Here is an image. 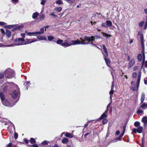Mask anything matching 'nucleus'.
Instances as JSON below:
<instances>
[{"label": "nucleus", "mask_w": 147, "mask_h": 147, "mask_svg": "<svg viewBox=\"0 0 147 147\" xmlns=\"http://www.w3.org/2000/svg\"><path fill=\"white\" fill-rule=\"evenodd\" d=\"M15 88L11 93V97L14 99L17 98V100L15 102H17L19 100L20 95V92L19 88L18 86L13 82H6L1 86L0 88V91H3L5 92L10 88Z\"/></svg>", "instance_id": "obj_1"}, {"label": "nucleus", "mask_w": 147, "mask_h": 147, "mask_svg": "<svg viewBox=\"0 0 147 147\" xmlns=\"http://www.w3.org/2000/svg\"><path fill=\"white\" fill-rule=\"evenodd\" d=\"M80 39L82 41V45L87 44L89 43L90 41H94L95 37L93 36L91 37L85 36L81 38Z\"/></svg>", "instance_id": "obj_2"}, {"label": "nucleus", "mask_w": 147, "mask_h": 147, "mask_svg": "<svg viewBox=\"0 0 147 147\" xmlns=\"http://www.w3.org/2000/svg\"><path fill=\"white\" fill-rule=\"evenodd\" d=\"M4 73L5 77L7 78H11L15 75L14 71L10 68L6 69Z\"/></svg>", "instance_id": "obj_3"}, {"label": "nucleus", "mask_w": 147, "mask_h": 147, "mask_svg": "<svg viewBox=\"0 0 147 147\" xmlns=\"http://www.w3.org/2000/svg\"><path fill=\"white\" fill-rule=\"evenodd\" d=\"M37 41V40L35 38L29 39H24V42H20L19 43H18L17 45H21L29 44L32 42H34Z\"/></svg>", "instance_id": "obj_4"}, {"label": "nucleus", "mask_w": 147, "mask_h": 147, "mask_svg": "<svg viewBox=\"0 0 147 147\" xmlns=\"http://www.w3.org/2000/svg\"><path fill=\"white\" fill-rule=\"evenodd\" d=\"M3 104L5 106L9 107H11L14 106L16 103L15 101H10L8 99H5L2 102Z\"/></svg>", "instance_id": "obj_5"}, {"label": "nucleus", "mask_w": 147, "mask_h": 147, "mask_svg": "<svg viewBox=\"0 0 147 147\" xmlns=\"http://www.w3.org/2000/svg\"><path fill=\"white\" fill-rule=\"evenodd\" d=\"M140 38L141 41V45L142 47V51L144 52L145 51V47L144 45V36L142 34H140Z\"/></svg>", "instance_id": "obj_6"}, {"label": "nucleus", "mask_w": 147, "mask_h": 147, "mask_svg": "<svg viewBox=\"0 0 147 147\" xmlns=\"http://www.w3.org/2000/svg\"><path fill=\"white\" fill-rule=\"evenodd\" d=\"M102 54L103 55L104 59L105 60L106 65L108 67H110L109 65L110 63V61L109 59L107 58L108 57H107L106 55H105L103 53H102Z\"/></svg>", "instance_id": "obj_7"}, {"label": "nucleus", "mask_w": 147, "mask_h": 147, "mask_svg": "<svg viewBox=\"0 0 147 147\" xmlns=\"http://www.w3.org/2000/svg\"><path fill=\"white\" fill-rule=\"evenodd\" d=\"M8 123L9 124H10V125H11V127H12L13 128V129H14V131H15V127L14 126V125L12 123H11V122H10V121L8 122ZM7 130H8V131L9 132L10 134H11V133H12V130H11V128H10V126H9L8 127Z\"/></svg>", "instance_id": "obj_8"}, {"label": "nucleus", "mask_w": 147, "mask_h": 147, "mask_svg": "<svg viewBox=\"0 0 147 147\" xmlns=\"http://www.w3.org/2000/svg\"><path fill=\"white\" fill-rule=\"evenodd\" d=\"M24 39L23 38H18L15 40V44L16 45H17L18 43H19L20 42H24Z\"/></svg>", "instance_id": "obj_9"}, {"label": "nucleus", "mask_w": 147, "mask_h": 147, "mask_svg": "<svg viewBox=\"0 0 147 147\" xmlns=\"http://www.w3.org/2000/svg\"><path fill=\"white\" fill-rule=\"evenodd\" d=\"M140 83V82H139V83L138 84L137 82V81L136 83L137 84V86L136 87V85H135V86L133 85V86H131V89L134 91H137L139 86Z\"/></svg>", "instance_id": "obj_10"}, {"label": "nucleus", "mask_w": 147, "mask_h": 147, "mask_svg": "<svg viewBox=\"0 0 147 147\" xmlns=\"http://www.w3.org/2000/svg\"><path fill=\"white\" fill-rule=\"evenodd\" d=\"M108 113V112L107 111H105V112L101 115L99 118V119L100 120H101L103 119H105L107 117Z\"/></svg>", "instance_id": "obj_11"}, {"label": "nucleus", "mask_w": 147, "mask_h": 147, "mask_svg": "<svg viewBox=\"0 0 147 147\" xmlns=\"http://www.w3.org/2000/svg\"><path fill=\"white\" fill-rule=\"evenodd\" d=\"M82 41L80 39V40H72V45H78V44H82Z\"/></svg>", "instance_id": "obj_12"}, {"label": "nucleus", "mask_w": 147, "mask_h": 147, "mask_svg": "<svg viewBox=\"0 0 147 147\" xmlns=\"http://www.w3.org/2000/svg\"><path fill=\"white\" fill-rule=\"evenodd\" d=\"M4 75L3 73H0V83L2 84L4 81Z\"/></svg>", "instance_id": "obj_13"}, {"label": "nucleus", "mask_w": 147, "mask_h": 147, "mask_svg": "<svg viewBox=\"0 0 147 147\" xmlns=\"http://www.w3.org/2000/svg\"><path fill=\"white\" fill-rule=\"evenodd\" d=\"M142 122L144 123V125L145 126L147 125V117L144 116L143 117L142 119Z\"/></svg>", "instance_id": "obj_14"}, {"label": "nucleus", "mask_w": 147, "mask_h": 147, "mask_svg": "<svg viewBox=\"0 0 147 147\" xmlns=\"http://www.w3.org/2000/svg\"><path fill=\"white\" fill-rule=\"evenodd\" d=\"M135 62L134 60H131L128 64V68L129 69L131 68L135 64Z\"/></svg>", "instance_id": "obj_15"}, {"label": "nucleus", "mask_w": 147, "mask_h": 147, "mask_svg": "<svg viewBox=\"0 0 147 147\" xmlns=\"http://www.w3.org/2000/svg\"><path fill=\"white\" fill-rule=\"evenodd\" d=\"M63 134H65V136L66 137H67L69 138H72L73 137V135L67 132H64L62 133L61 134V136H62V135Z\"/></svg>", "instance_id": "obj_16"}, {"label": "nucleus", "mask_w": 147, "mask_h": 147, "mask_svg": "<svg viewBox=\"0 0 147 147\" xmlns=\"http://www.w3.org/2000/svg\"><path fill=\"white\" fill-rule=\"evenodd\" d=\"M102 46L103 47V50L105 52V55L107 56V57L108 56V53L107 51V49L105 45H102Z\"/></svg>", "instance_id": "obj_17"}, {"label": "nucleus", "mask_w": 147, "mask_h": 147, "mask_svg": "<svg viewBox=\"0 0 147 147\" xmlns=\"http://www.w3.org/2000/svg\"><path fill=\"white\" fill-rule=\"evenodd\" d=\"M72 45V44L69 43L67 42H63L61 46L65 48L69 47Z\"/></svg>", "instance_id": "obj_18"}, {"label": "nucleus", "mask_w": 147, "mask_h": 147, "mask_svg": "<svg viewBox=\"0 0 147 147\" xmlns=\"http://www.w3.org/2000/svg\"><path fill=\"white\" fill-rule=\"evenodd\" d=\"M31 84L30 81H26V82L24 83V85L26 87V89L28 90V86Z\"/></svg>", "instance_id": "obj_19"}, {"label": "nucleus", "mask_w": 147, "mask_h": 147, "mask_svg": "<svg viewBox=\"0 0 147 147\" xmlns=\"http://www.w3.org/2000/svg\"><path fill=\"white\" fill-rule=\"evenodd\" d=\"M145 94L144 93H142L141 98L140 99L141 103H143L144 100H145Z\"/></svg>", "instance_id": "obj_20"}, {"label": "nucleus", "mask_w": 147, "mask_h": 147, "mask_svg": "<svg viewBox=\"0 0 147 147\" xmlns=\"http://www.w3.org/2000/svg\"><path fill=\"white\" fill-rule=\"evenodd\" d=\"M16 25H8L4 26V27L5 28H8V29H11L12 28L14 27L15 26H16Z\"/></svg>", "instance_id": "obj_21"}, {"label": "nucleus", "mask_w": 147, "mask_h": 147, "mask_svg": "<svg viewBox=\"0 0 147 147\" xmlns=\"http://www.w3.org/2000/svg\"><path fill=\"white\" fill-rule=\"evenodd\" d=\"M6 36L8 38H9L11 34V32L9 30H6V32L5 33Z\"/></svg>", "instance_id": "obj_22"}, {"label": "nucleus", "mask_w": 147, "mask_h": 147, "mask_svg": "<svg viewBox=\"0 0 147 147\" xmlns=\"http://www.w3.org/2000/svg\"><path fill=\"white\" fill-rule=\"evenodd\" d=\"M45 18V15L43 14H41L39 16V20L40 21H42Z\"/></svg>", "instance_id": "obj_23"}, {"label": "nucleus", "mask_w": 147, "mask_h": 147, "mask_svg": "<svg viewBox=\"0 0 147 147\" xmlns=\"http://www.w3.org/2000/svg\"><path fill=\"white\" fill-rule=\"evenodd\" d=\"M39 15L38 13L37 12H36L35 13H33L32 15V17L33 19H35Z\"/></svg>", "instance_id": "obj_24"}, {"label": "nucleus", "mask_w": 147, "mask_h": 147, "mask_svg": "<svg viewBox=\"0 0 147 147\" xmlns=\"http://www.w3.org/2000/svg\"><path fill=\"white\" fill-rule=\"evenodd\" d=\"M0 97L1 100L2 102V100H5V95L3 93L1 92H0Z\"/></svg>", "instance_id": "obj_25"}, {"label": "nucleus", "mask_w": 147, "mask_h": 147, "mask_svg": "<svg viewBox=\"0 0 147 147\" xmlns=\"http://www.w3.org/2000/svg\"><path fill=\"white\" fill-rule=\"evenodd\" d=\"M54 10L56 11L60 12L62 11V7H56L54 9Z\"/></svg>", "instance_id": "obj_26"}, {"label": "nucleus", "mask_w": 147, "mask_h": 147, "mask_svg": "<svg viewBox=\"0 0 147 147\" xmlns=\"http://www.w3.org/2000/svg\"><path fill=\"white\" fill-rule=\"evenodd\" d=\"M141 71H140L138 73V77L137 78V82L138 83H139V82H140V79H141Z\"/></svg>", "instance_id": "obj_27"}, {"label": "nucleus", "mask_w": 147, "mask_h": 147, "mask_svg": "<svg viewBox=\"0 0 147 147\" xmlns=\"http://www.w3.org/2000/svg\"><path fill=\"white\" fill-rule=\"evenodd\" d=\"M55 42H56L57 44L60 45L61 46V45L63 43V40H62L59 39H58L56 41H54Z\"/></svg>", "instance_id": "obj_28"}, {"label": "nucleus", "mask_w": 147, "mask_h": 147, "mask_svg": "<svg viewBox=\"0 0 147 147\" xmlns=\"http://www.w3.org/2000/svg\"><path fill=\"white\" fill-rule=\"evenodd\" d=\"M146 103H143L139 107V108H142L144 110H145L146 109Z\"/></svg>", "instance_id": "obj_29"}, {"label": "nucleus", "mask_w": 147, "mask_h": 147, "mask_svg": "<svg viewBox=\"0 0 147 147\" xmlns=\"http://www.w3.org/2000/svg\"><path fill=\"white\" fill-rule=\"evenodd\" d=\"M143 127L142 126H139L137 129V132L139 133H142V131Z\"/></svg>", "instance_id": "obj_30"}, {"label": "nucleus", "mask_w": 147, "mask_h": 147, "mask_svg": "<svg viewBox=\"0 0 147 147\" xmlns=\"http://www.w3.org/2000/svg\"><path fill=\"white\" fill-rule=\"evenodd\" d=\"M25 33H27L28 35H29L30 36H32L34 35H35V33H34V32H28L27 30H26L25 31Z\"/></svg>", "instance_id": "obj_31"}, {"label": "nucleus", "mask_w": 147, "mask_h": 147, "mask_svg": "<svg viewBox=\"0 0 147 147\" xmlns=\"http://www.w3.org/2000/svg\"><path fill=\"white\" fill-rule=\"evenodd\" d=\"M69 141V140L67 138H64L62 140V142L63 144H66Z\"/></svg>", "instance_id": "obj_32"}, {"label": "nucleus", "mask_w": 147, "mask_h": 147, "mask_svg": "<svg viewBox=\"0 0 147 147\" xmlns=\"http://www.w3.org/2000/svg\"><path fill=\"white\" fill-rule=\"evenodd\" d=\"M49 142H50L49 141H48L47 140H44L41 142V144L42 146L48 145L49 143Z\"/></svg>", "instance_id": "obj_33"}, {"label": "nucleus", "mask_w": 147, "mask_h": 147, "mask_svg": "<svg viewBox=\"0 0 147 147\" xmlns=\"http://www.w3.org/2000/svg\"><path fill=\"white\" fill-rule=\"evenodd\" d=\"M106 24L107 25V27H111L112 26V23L111 21L110 20H107L106 21Z\"/></svg>", "instance_id": "obj_34"}, {"label": "nucleus", "mask_w": 147, "mask_h": 147, "mask_svg": "<svg viewBox=\"0 0 147 147\" xmlns=\"http://www.w3.org/2000/svg\"><path fill=\"white\" fill-rule=\"evenodd\" d=\"M125 132L124 131H122V133L119 135V136L116 139L117 140H120L121 139V137L124 135Z\"/></svg>", "instance_id": "obj_35"}, {"label": "nucleus", "mask_w": 147, "mask_h": 147, "mask_svg": "<svg viewBox=\"0 0 147 147\" xmlns=\"http://www.w3.org/2000/svg\"><path fill=\"white\" fill-rule=\"evenodd\" d=\"M136 112L138 115H140V114H143V111L140 110L139 108L137 109Z\"/></svg>", "instance_id": "obj_36"}, {"label": "nucleus", "mask_w": 147, "mask_h": 147, "mask_svg": "<svg viewBox=\"0 0 147 147\" xmlns=\"http://www.w3.org/2000/svg\"><path fill=\"white\" fill-rule=\"evenodd\" d=\"M142 55L140 54H139L137 56V59L138 61L139 62H140L142 59Z\"/></svg>", "instance_id": "obj_37"}, {"label": "nucleus", "mask_w": 147, "mask_h": 147, "mask_svg": "<svg viewBox=\"0 0 147 147\" xmlns=\"http://www.w3.org/2000/svg\"><path fill=\"white\" fill-rule=\"evenodd\" d=\"M30 142L32 144H34L36 143L35 140L33 138H31L30 140Z\"/></svg>", "instance_id": "obj_38"}, {"label": "nucleus", "mask_w": 147, "mask_h": 147, "mask_svg": "<svg viewBox=\"0 0 147 147\" xmlns=\"http://www.w3.org/2000/svg\"><path fill=\"white\" fill-rule=\"evenodd\" d=\"M23 27H24V26L23 25L18 26V25H16V28L17 30L20 29L21 28H22Z\"/></svg>", "instance_id": "obj_39"}, {"label": "nucleus", "mask_w": 147, "mask_h": 147, "mask_svg": "<svg viewBox=\"0 0 147 147\" xmlns=\"http://www.w3.org/2000/svg\"><path fill=\"white\" fill-rule=\"evenodd\" d=\"M102 33H103V35L104 36L107 37V39H109V37L111 36V35L108 34H107L106 33H105L103 32Z\"/></svg>", "instance_id": "obj_40"}, {"label": "nucleus", "mask_w": 147, "mask_h": 147, "mask_svg": "<svg viewBox=\"0 0 147 147\" xmlns=\"http://www.w3.org/2000/svg\"><path fill=\"white\" fill-rule=\"evenodd\" d=\"M102 33H103V35L104 36L107 37V39H109V37L111 36V35L108 34H107L106 33H105L103 32Z\"/></svg>", "instance_id": "obj_41"}, {"label": "nucleus", "mask_w": 147, "mask_h": 147, "mask_svg": "<svg viewBox=\"0 0 147 147\" xmlns=\"http://www.w3.org/2000/svg\"><path fill=\"white\" fill-rule=\"evenodd\" d=\"M37 38L40 40H47L46 38L45 37L38 36Z\"/></svg>", "instance_id": "obj_42"}, {"label": "nucleus", "mask_w": 147, "mask_h": 147, "mask_svg": "<svg viewBox=\"0 0 147 147\" xmlns=\"http://www.w3.org/2000/svg\"><path fill=\"white\" fill-rule=\"evenodd\" d=\"M46 1L45 0H42L40 2V4L42 6V8H43Z\"/></svg>", "instance_id": "obj_43"}, {"label": "nucleus", "mask_w": 147, "mask_h": 147, "mask_svg": "<svg viewBox=\"0 0 147 147\" xmlns=\"http://www.w3.org/2000/svg\"><path fill=\"white\" fill-rule=\"evenodd\" d=\"M4 119H2L1 118H0V121L2 123H4L5 125L8 124L7 123V122L5 121H4Z\"/></svg>", "instance_id": "obj_44"}, {"label": "nucleus", "mask_w": 147, "mask_h": 147, "mask_svg": "<svg viewBox=\"0 0 147 147\" xmlns=\"http://www.w3.org/2000/svg\"><path fill=\"white\" fill-rule=\"evenodd\" d=\"M140 123L138 121H136L134 123V125L135 127H139Z\"/></svg>", "instance_id": "obj_45"}, {"label": "nucleus", "mask_w": 147, "mask_h": 147, "mask_svg": "<svg viewBox=\"0 0 147 147\" xmlns=\"http://www.w3.org/2000/svg\"><path fill=\"white\" fill-rule=\"evenodd\" d=\"M48 40L49 41H52L54 38L52 36H48L47 37Z\"/></svg>", "instance_id": "obj_46"}, {"label": "nucleus", "mask_w": 147, "mask_h": 147, "mask_svg": "<svg viewBox=\"0 0 147 147\" xmlns=\"http://www.w3.org/2000/svg\"><path fill=\"white\" fill-rule=\"evenodd\" d=\"M103 119V120H102V123L103 124H105L107 123V122L108 121V120L107 119Z\"/></svg>", "instance_id": "obj_47"}, {"label": "nucleus", "mask_w": 147, "mask_h": 147, "mask_svg": "<svg viewBox=\"0 0 147 147\" xmlns=\"http://www.w3.org/2000/svg\"><path fill=\"white\" fill-rule=\"evenodd\" d=\"M56 3L58 4H63V2L61 0H58L56 1Z\"/></svg>", "instance_id": "obj_48"}, {"label": "nucleus", "mask_w": 147, "mask_h": 147, "mask_svg": "<svg viewBox=\"0 0 147 147\" xmlns=\"http://www.w3.org/2000/svg\"><path fill=\"white\" fill-rule=\"evenodd\" d=\"M147 28V16L146 17V21L145 23V25L144 26V30H145Z\"/></svg>", "instance_id": "obj_49"}, {"label": "nucleus", "mask_w": 147, "mask_h": 147, "mask_svg": "<svg viewBox=\"0 0 147 147\" xmlns=\"http://www.w3.org/2000/svg\"><path fill=\"white\" fill-rule=\"evenodd\" d=\"M28 146H30L31 147H39L36 144H34L33 145H27Z\"/></svg>", "instance_id": "obj_50"}, {"label": "nucleus", "mask_w": 147, "mask_h": 147, "mask_svg": "<svg viewBox=\"0 0 147 147\" xmlns=\"http://www.w3.org/2000/svg\"><path fill=\"white\" fill-rule=\"evenodd\" d=\"M145 57H142V66L141 68H142L144 66V62H145Z\"/></svg>", "instance_id": "obj_51"}, {"label": "nucleus", "mask_w": 147, "mask_h": 147, "mask_svg": "<svg viewBox=\"0 0 147 147\" xmlns=\"http://www.w3.org/2000/svg\"><path fill=\"white\" fill-rule=\"evenodd\" d=\"M19 0H11V2L12 3H17L18 2Z\"/></svg>", "instance_id": "obj_52"}, {"label": "nucleus", "mask_w": 147, "mask_h": 147, "mask_svg": "<svg viewBox=\"0 0 147 147\" xmlns=\"http://www.w3.org/2000/svg\"><path fill=\"white\" fill-rule=\"evenodd\" d=\"M101 26H102V27H104L105 28H107V24L106 23H102L101 25Z\"/></svg>", "instance_id": "obj_53"}, {"label": "nucleus", "mask_w": 147, "mask_h": 147, "mask_svg": "<svg viewBox=\"0 0 147 147\" xmlns=\"http://www.w3.org/2000/svg\"><path fill=\"white\" fill-rule=\"evenodd\" d=\"M18 137V133L15 132L14 138L15 139H16Z\"/></svg>", "instance_id": "obj_54"}, {"label": "nucleus", "mask_w": 147, "mask_h": 147, "mask_svg": "<svg viewBox=\"0 0 147 147\" xmlns=\"http://www.w3.org/2000/svg\"><path fill=\"white\" fill-rule=\"evenodd\" d=\"M137 74L136 72H134L132 74V77L134 78H135L137 76Z\"/></svg>", "instance_id": "obj_55"}, {"label": "nucleus", "mask_w": 147, "mask_h": 147, "mask_svg": "<svg viewBox=\"0 0 147 147\" xmlns=\"http://www.w3.org/2000/svg\"><path fill=\"white\" fill-rule=\"evenodd\" d=\"M44 27H43L40 29V32L42 34H43L44 32Z\"/></svg>", "instance_id": "obj_56"}, {"label": "nucleus", "mask_w": 147, "mask_h": 147, "mask_svg": "<svg viewBox=\"0 0 147 147\" xmlns=\"http://www.w3.org/2000/svg\"><path fill=\"white\" fill-rule=\"evenodd\" d=\"M111 106V102L109 104L107 107V110L106 111H107L108 112L109 110L108 109Z\"/></svg>", "instance_id": "obj_57"}, {"label": "nucleus", "mask_w": 147, "mask_h": 147, "mask_svg": "<svg viewBox=\"0 0 147 147\" xmlns=\"http://www.w3.org/2000/svg\"><path fill=\"white\" fill-rule=\"evenodd\" d=\"M144 21H142L141 22L139 23V26H140L142 27V26L144 24Z\"/></svg>", "instance_id": "obj_58"}, {"label": "nucleus", "mask_w": 147, "mask_h": 147, "mask_svg": "<svg viewBox=\"0 0 147 147\" xmlns=\"http://www.w3.org/2000/svg\"><path fill=\"white\" fill-rule=\"evenodd\" d=\"M24 142L26 144H28L29 143V141L28 140L26 139V138H24L23 139Z\"/></svg>", "instance_id": "obj_59"}, {"label": "nucleus", "mask_w": 147, "mask_h": 147, "mask_svg": "<svg viewBox=\"0 0 147 147\" xmlns=\"http://www.w3.org/2000/svg\"><path fill=\"white\" fill-rule=\"evenodd\" d=\"M50 15L53 16L54 17H56L57 16V15H55L53 12L51 13L50 14Z\"/></svg>", "instance_id": "obj_60"}, {"label": "nucleus", "mask_w": 147, "mask_h": 147, "mask_svg": "<svg viewBox=\"0 0 147 147\" xmlns=\"http://www.w3.org/2000/svg\"><path fill=\"white\" fill-rule=\"evenodd\" d=\"M144 83L145 84L147 85V78H145L144 79Z\"/></svg>", "instance_id": "obj_61"}, {"label": "nucleus", "mask_w": 147, "mask_h": 147, "mask_svg": "<svg viewBox=\"0 0 147 147\" xmlns=\"http://www.w3.org/2000/svg\"><path fill=\"white\" fill-rule=\"evenodd\" d=\"M7 24L5 23V22H0V25L1 26H3L4 25H5Z\"/></svg>", "instance_id": "obj_62"}, {"label": "nucleus", "mask_w": 147, "mask_h": 147, "mask_svg": "<svg viewBox=\"0 0 147 147\" xmlns=\"http://www.w3.org/2000/svg\"><path fill=\"white\" fill-rule=\"evenodd\" d=\"M132 131L134 133H136L137 132V129L136 128H134L133 130Z\"/></svg>", "instance_id": "obj_63"}, {"label": "nucleus", "mask_w": 147, "mask_h": 147, "mask_svg": "<svg viewBox=\"0 0 147 147\" xmlns=\"http://www.w3.org/2000/svg\"><path fill=\"white\" fill-rule=\"evenodd\" d=\"M12 144L11 143H9L6 147H11L12 146Z\"/></svg>", "instance_id": "obj_64"}]
</instances>
